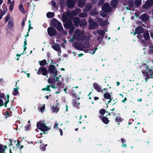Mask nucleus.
<instances>
[{
	"label": "nucleus",
	"mask_w": 153,
	"mask_h": 153,
	"mask_svg": "<svg viewBox=\"0 0 153 153\" xmlns=\"http://www.w3.org/2000/svg\"><path fill=\"white\" fill-rule=\"evenodd\" d=\"M142 67L143 68L146 69L142 71V72L144 76L147 77L148 79L150 78L153 79V72L151 70L149 69L147 64L146 63L142 65Z\"/></svg>",
	"instance_id": "nucleus-1"
},
{
	"label": "nucleus",
	"mask_w": 153,
	"mask_h": 153,
	"mask_svg": "<svg viewBox=\"0 0 153 153\" xmlns=\"http://www.w3.org/2000/svg\"><path fill=\"white\" fill-rule=\"evenodd\" d=\"M44 123V121L41 120L37 122L36 123V127L38 129L44 132L43 134H45V131L50 130V128L46 126V124Z\"/></svg>",
	"instance_id": "nucleus-2"
},
{
	"label": "nucleus",
	"mask_w": 153,
	"mask_h": 153,
	"mask_svg": "<svg viewBox=\"0 0 153 153\" xmlns=\"http://www.w3.org/2000/svg\"><path fill=\"white\" fill-rule=\"evenodd\" d=\"M48 74L51 77L57 76L58 74V71L56 67L53 65H50L48 69Z\"/></svg>",
	"instance_id": "nucleus-3"
},
{
	"label": "nucleus",
	"mask_w": 153,
	"mask_h": 153,
	"mask_svg": "<svg viewBox=\"0 0 153 153\" xmlns=\"http://www.w3.org/2000/svg\"><path fill=\"white\" fill-rule=\"evenodd\" d=\"M51 26L56 28L58 31H61L63 28L60 22L55 19H53L51 21Z\"/></svg>",
	"instance_id": "nucleus-4"
},
{
	"label": "nucleus",
	"mask_w": 153,
	"mask_h": 153,
	"mask_svg": "<svg viewBox=\"0 0 153 153\" xmlns=\"http://www.w3.org/2000/svg\"><path fill=\"white\" fill-rule=\"evenodd\" d=\"M37 73L38 75L42 74L45 76L48 74V70L45 67H41L39 68Z\"/></svg>",
	"instance_id": "nucleus-5"
},
{
	"label": "nucleus",
	"mask_w": 153,
	"mask_h": 153,
	"mask_svg": "<svg viewBox=\"0 0 153 153\" xmlns=\"http://www.w3.org/2000/svg\"><path fill=\"white\" fill-rule=\"evenodd\" d=\"M102 9L104 12L108 13L111 12L112 10L111 8L110 7L108 3H106L102 7Z\"/></svg>",
	"instance_id": "nucleus-6"
},
{
	"label": "nucleus",
	"mask_w": 153,
	"mask_h": 153,
	"mask_svg": "<svg viewBox=\"0 0 153 153\" xmlns=\"http://www.w3.org/2000/svg\"><path fill=\"white\" fill-rule=\"evenodd\" d=\"M73 46L76 49L81 51H83V48H85L83 44L77 42H75L73 44Z\"/></svg>",
	"instance_id": "nucleus-7"
},
{
	"label": "nucleus",
	"mask_w": 153,
	"mask_h": 153,
	"mask_svg": "<svg viewBox=\"0 0 153 153\" xmlns=\"http://www.w3.org/2000/svg\"><path fill=\"white\" fill-rule=\"evenodd\" d=\"M48 35L50 36H56L57 33L56 30L52 27H49L47 29Z\"/></svg>",
	"instance_id": "nucleus-8"
},
{
	"label": "nucleus",
	"mask_w": 153,
	"mask_h": 153,
	"mask_svg": "<svg viewBox=\"0 0 153 153\" xmlns=\"http://www.w3.org/2000/svg\"><path fill=\"white\" fill-rule=\"evenodd\" d=\"M153 5V0H147L145 3L143 5V8L148 10Z\"/></svg>",
	"instance_id": "nucleus-9"
},
{
	"label": "nucleus",
	"mask_w": 153,
	"mask_h": 153,
	"mask_svg": "<svg viewBox=\"0 0 153 153\" xmlns=\"http://www.w3.org/2000/svg\"><path fill=\"white\" fill-rule=\"evenodd\" d=\"M88 22L91 29H95L98 27V25L97 23L95 22L92 19L90 18L88 20Z\"/></svg>",
	"instance_id": "nucleus-10"
},
{
	"label": "nucleus",
	"mask_w": 153,
	"mask_h": 153,
	"mask_svg": "<svg viewBox=\"0 0 153 153\" xmlns=\"http://www.w3.org/2000/svg\"><path fill=\"white\" fill-rule=\"evenodd\" d=\"M74 36L77 40L80 41L82 39V37L80 34L79 30H76Z\"/></svg>",
	"instance_id": "nucleus-11"
},
{
	"label": "nucleus",
	"mask_w": 153,
	"mask_h": 153,
	"mask_svg": "<svg viewBox=\"0 0 153 153\" xmlns=\"http://www.w3.org/2000/svg\"><path fill=\"white\" fill-rule=\"evenodd\" d=\"M73 25L71 19H69L68 21L64 23L63 25L65 29H69L70 27Z\"/></svg>",
	"instance_id": "nucleus-12"
},
{
	"label": "nucleus",
	"mask_w": 153,
	"mask_h": 153,
	"mask_svg": "<svg viewBox=\"0 0 153 153\" xmlns=\"http://www.w3.org/2000/svg\"><path fill=\"white\" fill-rule=\"evenodd\" d=\"M76 1L74 0H67V6L69 8H72L74 7Z\"/></svg>",
	"instance_id": "nucleus-13"
},
{
	"label": "nucleus",
	"mask_w": 153,
	"mask_h": 153,
	"mask_svg": "<svg viewBox=\"0 0 153 153\" xmlns=\"http://www.w3.org/2000/svg\"><path fill=\"white\" fill-rule=\"evenodd\" d=\"M99 117L101 120L102 122L105 124H108L110 122V120H109L108 118L106 117V116H99Z\"/></svg>",
	"instance_id": "nucleus-14"
},
{
	"label": "nucleus",
	"mask_w": 153,
	"mask_h": 153,
	"mask_svg": "<svg viewBox=\"0 0 153 153\" xmlns=\"http://www.w3.org/2000/svg\"><path fill=\"white\" fill-rule=\"evenodd\" d=\"M93 86L94 89L99 92H103L101 88V86H100L99 85L96 83H94L93 84Z\"/></svg>",
	"instance_id": "nucleus-15"
},
{
	"label": "nucleus",
	"mask_w": 153,
	"mask_h": 153,
	"mask_svg": "<svg viewBox=\"0 0 153 153\" xmlns=\"http://www.w3.org/2000/svg\"><path fill=\"white\" fill-rule=\"evenodd\" d=\"M11 108V107H10V108H7V110L4 113V117L6 119L12 115V112L10 111V108Z\"/></svg>",
	"instance_id": "nucleus-16"
},
{
	"label": "nucleus",
	"mask_w": 153,
	"mask_h": 153,
	"mask_svg": "<svg viewBox=\"0 0 153 153\" xmlns=\"http://www.w3.org/2000/svg\"><path fill=\"white\" fill-rule=\"evenodd\" d=\"M135 31L137 34H139L143 33L144 29L142 26H140L135 28Z\"/></svg>",
	"instance_id": "nucleus-17"
},
{
	"label": "nucleus",
	"mask_w": 153,
	"mask_h": 153,
	"mask_svg": "<svg viewBox=\"0 0 153 153\" xmlns=\"http://www.w3.org/2000/svg\"><path fill=\"white\" fill-rule=\"evenodd\" d=\"M139 18L143 21L146 22L148 20L149 18L147 15L146 13H144L139 16Z\"/></svg>",
	"instance_id": "nucleus-18"
},
{
	"label": "nucleus",
	"mask_w": 153,
	"mask_h": 153,
	"mask_svg": "<svg viewBox=\"0 0 153 153\" xmlns=\"http://www.w3.org/2000/svg\"><path fill=\"white\" fill-rule=\"evenodd\" d=\"M2 7L3 9V11H2L1 10V14L0 15V19H2L3 16L4 14L5 11L6 10V11L7 12V8L6 7V5L5 4H3Z\"/></svg>",
	"instance_id": "nucleus-19"
},
{
	"label": "nucleus",
	"mask_w": 153,
	"mask_h": 153,
	"mask_svg": "<svg viewBox=\"0 0 153 153\" xmlns=\"http://www.w3.org/2000/svg\"><path fill=\"white\" fill-rule=\"evenodd\" d=\"M92 7L91 4L89 3H87L84 10L85 12H88L92 9Z\"/></svg>",
	"instance_id": "nucleus-20"
},
{
	"label": "nucleus",
	"mask_w": 153,
	"mask_h": 153,
	"mask_svg": "<svg viewBox=\"0 0 153 153\" xmlns=\"http://www.w3.org/2000/svg\"><path fill=\"white\" fill-rule=\"evenodd\" d=\"M5 94L3 93H1L0 91V107L3 106L4 105V102L3 100L1 98L4 99Z\"/></svg>",
	"instance_id": "nucleus-21"
},
{
	"label": "nucleus",
	"mask_w": 153,
	"mask_h": 153,
	"mask_svg": "<svg viewBox=\"0 0 153 153\" xmlns=\"http://www.w3.org/2000/svg\"><path fill=\"white\" fill-rule=\"evenodd\" d=\"M78 6L79 7H83L85 5V0H78Z\"/></svg>",
	"instance_id": "nucleus-22"
},
{
	"label": "nucleus",
	"mask_w": 153,
	"mask_h": 153,
	"mask_svg": "<svg viewBox=\"0 0 153 153\" xmlns=\"http://www.w3.org/2000/svg\"><path fill=\"white\" fill-rule=\"evenodd\" d=\"M119 2V0H112L111 1L110 4L111 6L113 8H115Z\"/></svg>",
	"instance_id": "nucleus-23"
},
{
	"label": "nucleus",
	"mask_w": 153,
	"mask_h": 153,
	"mask_svg": "<svg viewBox=\"0 0 153 153\" xmlns=\"http://www.w3.org/2000/svg\"><path fill=\"white\" fill-rule=\"evenodd\" d=\"M80 20L79 18L78 17H75L74 18V22L76 26L77 27L79 25Z\"/></svg>",
	"instance_id": "nucleus-24"
},
{
	"label": "nucleus",
	"mask_w": 153,
	"mask_h": 153,
	"mask_svg": "<svg viewBox=\"0 0 153 153\" xmlns=\"http://www.w3.org/2000/svg\"><path fill=\"white\" fill-rule=\"evenodd\" d=\"M13 19H11L8 22L7 24V27L9 29H11L13 28Z\"/></svg>",
	"instance_id": "nucleus-25"
},
{
	"label": "nucleus",
	"mask_w": 153,
	"mask_h": 153,
	"mask_svg": "<svg viewBox=\"0 0 153 153\" xmlns=\"http://www.w3.org/2000/svg\"><path fill=\"white\" fill-rule=\"evenodd\" d=\"M87 25V22L86 20L85 19H80V24L79 25L80 27H83L86 26Z\"/></svg>",
	"instance_id": "nucleus-26"
},
{
	"label": "nucleus",
	"mask_w": 153,
	"mask_h": 153,
	"mask_svg": "<svg viewBox=\"0 0 153 153\" xmlns=\"http://www.w3.org/2000/svg\"><path fill=\"white\" fill-rule=\"evenodd\" d=\"M17 85V82H16L15 86L16 87V88H13L14 91H13L12 94L14 96H16L17 95V94L19 93V92L18 91V89H19V88L18 86H16Z\"/></svg>",
	"instance_id": "nucleus-27"
},
{
	"label": "nucleus",
	"mask_w": 153,
	"mask_h": 153,
	"mask_svg": "<svg viewBox=\"0 0 153 153\" xmlns=\"http://www.w3.org/2000/svg\"><path fill=\"white\" fill-rule=\"evenodd\" d=\"M51 108L53 113H57L59 111V107H58L57 105H56L55 106L54 105H53Z\"/></svg>",
	"instance_id": "nucleus-28"
},
{
	"label": "nucleus",
	"mask_w": 153,
	"mask_h": 153,
	"mask_svg": "<svg viewBox=\"0 0 153 153\" xmlns=\"http://www.w3.org/2000/svg\"><path fill=\"white\" fill-rule=\"evenodd\" d=\"M52 47L53 49L57 51H60V46L58 44H55L52 45Z\"/></svg>",
	"instance_id": "nucleus-29"
},
{
	"label": "nucleus",
	"mask_w": 153,
	"mask_h": 153,
	"mask_svg": "<svg viewBox=\"0 0 153 153\" xmlns=\"http://www.w3.org/2000/svg\"><path fill=\"white\" fill-rule=\"evenodd\" d=\"M39 64L42 67L45 66L46 65H48L46 60L45 59H43L42 61H40L39 62Z\"/></svg>",
	"instance_id": "nucleus-30"
},
{
	"label": "nucleus",
	"mask_w": 153,
	"mask_h": 153,
	"mask_svg": "<svg viewBox=\"0 0 153 153\" xmlns=\"http://www.w3.org/2000/svg\"><path fill=\"white\" fill-rule=\"evenodd\" d=\"M98 12L97 10V9L94 8L91 10L90 12V14L92 15H97L98 14Z\"/></svg>",
	"instance_id": "nucleus-31"
},
{
	"label": "nucleus",
	"mask_w": 153,
	"mask_h": 153,
	"mask_svg": "<svg viewBox=\"0 0 153 153\" xmlns=\"http://www.w3.org/2000/svg\"><path fill=\"white\" fill-rule=\"evenodd\" d=\"M143 37L146 40H149L150 38L149 33L148 32H145L143 34Z\"/></svg>",
	"instance_id": "nucleus-32"
},
{
	"label": "nucleus",
	"mask_w": 153,
	"mask_h": 153,
	"mask_svg": "<svg viewBox=\"0 0 153 153\" xmlns=\"http://www.w3.org/2000/svg\"><path fill=\"white\" fill-rule=\"evenodd\" d=\"M142 0H135L134 5L136 7H138L140 6L142 3Z\"/></svg>",
	"instance_id": "nucleus-33"
},
{
	"label": "nucleus",
	"mask_w": 153,
	"mask_h": 153,
	"mask_svg": "<svg viewBox=\"0 0 153 153\" xmlns=\"http://www.w3.org/2000/svg\"><path fill=\"white\" fill-rule=\"evenodd\" d=\"M106 93H105L103 95L104 98L105 99H108L110 98L111 96L109 93H108L107 91H105Z\"/></svg>",
	"instance_id": "nucleus-34"
},
{
	"label": "nucleus",
	"mask_w": 153,
	"mask_h": 153,
	"mask_svg": "<svg viewBox=\"0 0 153 153\" xmlns=\"http://www.w3.org/2000/svg\"><path fill=\"white\" fill-rule=\"evenodd\" d=\"M69 19L67 16L65 15H62V20L63 22L65 23Z\"/></svg>",
	"instance_id": "nucleus-35"
},
{
	"label": "nucleus",
	"mask_w": 153,
	"mask_h": 153,
	"mask_svg": "<svg viewBox=\"0 0 153 153\" xmlns=\"http://www.w3.org/2000/svg\"><path fill=\"white\" fill-rule=\"evenodd\" d=\"M47 17L48 18H51L54 16V14L53 12H48L46 14Z\"/></svg>",
	"instance_id": "nucleus-36"
},
{
	"label": "nucleus",
	"mask_w": 153,
	"mask_h": 153,
	"mask_svg": "<svg viewBox=\"0 0 153 153\" xmlns=\"http://www.w3.org/2000/svg\"><path fill=\"white\" fill-rule=\"evenodd\" d=\"M128 5L129 7H133L134 9V2L132 0H129L128 2Z\"/></svg>",
	"instance_id": "nucleus-37"
},
{
	"label": "nucleus",
	"mask_w": 153,
	"mask_h": 153,
	"mask_svg": "<svg viewBox=\"0 0 153 153\" xmlns=\"http://www.w3.org/2000/svg\"><path fill=\"white\" fill-rule=\"evenodd\" d=\"M77 102L76 99H74L73 100V105L76 107L77 109H79V105H77Z\"/></svg>",
	"instance_id": "nucleus-38"
},
{
	"label": "nucleus",
	"mask_w": 153,
	"mask_h": 153,
	"mask_svg": "<svg viewBox=\"0 0 153 153\" xmlns=\"http://www.w3.org/2000/svg\"><path fill=\"white\" fill-rule=\"evenodd\" d=\"M14 1H13L10 4L9 6V10L10 11H12L13 10L14 5Z\"/></svg>",
	"instance_id": "nucleus-39"
},
{
	"label": "nucleus",
	"mask_w": 153,
	"mask_h": 153,
	"mask_svg": "<svg viewBox=\"0 0 153 153\" xmlns=\"http://www.w3.org/2000/svg\"><path fill=\"white\" fill-rule=\"evenodd\" d=\"M69 29H70L69 32V34H72L74 32V30L75 29L74 25L70 27Z\"/></svg>",
	"instance_id": "nucleus-40"
},
{
	"label": "nucleus",
	"mask_w": 153,
	"mask_h": 153,
	"mask_svg": "<svg viewBox=\"0 0 153 153\" xmlns=\"http://www.w3.org/2000/svg\"><path fill=\"white\" fill-rule=\"evenodd\" d=\"M121 140L122 142V146L123 148H126V140L121 138Z\"/></svg>",
	"instance_id": "nucleus-41"
},
{
	"label": "nucleus",
	"mask_w": 153,
	"mask_h": 153,
	"mask_svg": "<svg viewBox=\"0 0 153 153\" xmlns=\"http://www.w3.org/2000/svg\"><path fill=\"white\" fill-rule=\"evenodd\" d=\"M97 33L99 35L103 37L105 34V32L104 31L102 30H98L97 31Z\"/></svg>",
	"instance_id": "nucleus-42"
},
{
	"label": "nucleus",
	"mask_w": 153,
	"mask_h": 153,
	"mask_svg": "<svg viewBox=\"0 0 153 153\" xmlns=\"http://www.w3.org/2000/svg\"><path fill=\"white\" fill-rule=\"evenodd\" d=\"M99 112L100 114H101V115L100 116H103L104 115L105 113V110L103 108L99 110Z\"/></svg>",
	"instance_id": "nucleus-43"
},
{
	"label": "nucleus",
	"mask_w": 153,
	"mask_h": 153,
	"mask_svg": "<svg viewBox=\"0 0 153 153\" xmlns=\"http://www.w3.org/2000/svg\"><path fill=\"white\" fill-rule=\"evenodd\" d=\"M83 44L85 47L83 48V49L88 48L90 47V45L88 41H86Z\"/></svg>",
	"instance_id": "nucleus-44"
},
{
	"label": "nucleus",
	"mask_w": 153,
	"mask_h": 153,
	"mask_svg": "<svg viewBox=\"0 0 153 153\" xmlns=\"http://www.w3.org/2000/svg\"><path fill=\"white\" fill-rule=\"evenodd\" d=\"M7 100H5V102L4 103V106L5 107H7V104L9 102V98H10V96L9 94L7 95Z\"/></svg>",
	"instance_id": "nucleus-45"
},
{
	"label": "nucleus",
	"mask_w": 153,
	"mask_h": 153,
	"mask_svg": "<svg viewBox=\"0 0 153 153\" xmlns=\"http://www.w3.org/2000/svg\"><path fill=\"white\" fill-rule=\"evenodd\" d=\"M51 4L55 8H56V9H58V6L56 5V3L55 1L54 0H52L51 1Z\"/></svg>",
	"instance_id": "nucleus-46"
},
{
	"label": "nucleus",
	"mask_w": 153,
	"mask_h": 153,
	"mask_svg": "<svg viewBox=\"0 0 153 153\" xmlns=\"http://www.w3.org/2000/svg\"><path fill=\"white\" fill-rule=\"evenodd\" d=\"M19 9L23 13H25L24 9L23 7V4L22 3L20 4L19 7Z\"/></svg>",
	"instance_id": "nucleus-47"
},
{
	"label": "nucleus",
	"mask_w": 153,
	"mask_h": 153,
	"mask_svg": "<svg viewBox=\"0 0 153 153\" xmlns=\"http://www.w3.org/2000/svg\"><path fill=\"white\" fill-rule=\"evenodd\" d=\"M149 55H153V46H152L150 47L149 49Z\"/></svg>",
	"instance_id": "nucleus-48"
},
{
	"label": "nucleus",
	"mask_w": 153,
	"mask_h": 153,
	"mask_svg": "<svg viewBox=\"0 0 153 153\" xmlns=\"http://www.w3.org/2000/svg\"><path fill=\"white\" fill-rule=\"evenodd\" d=\"M87 16V14L84 13H81L79 14V16L81 18L85 17Z\"/></svg>",
	"instance_id": "nucleus-49"
},
{
	"label": "nucleus",
	"mask_w": 153,
	"mask_h": 153,
	"mask_svg": "<svg viewBox=\"0 0 153 153\" xmlns=\"http://www.w3.org/2000/svg\"><path fill=\"white\" fill-rule=\"evenodd\" d=\"M55 81V78H52L49 77L48 80V82L49 83H52Z\"/></svg>",
	"instance_id": "nucleus-50"
},
{
	"label": "nucleus",
	"mask_w": 153,
	"mask_h": 153,
	"mask_svg": "<svg viewBox=\"0 0 153 153\" xmlns=\"http://www.w3.org/2000/svg\"><path fill=\"white\" fill-rule=\"evenodd\" d=\"M115 120L116 122L118 123H120L122 121V118L118 117H116Z\"/></svg>",
	"instance_id": "nucleus-51"
},
{
	"label": "nucleus",
	"mask_w": 153,
	"mask_h": 153,
	"mask_svg": "<svg viewBox=\"0 0 153 153\" xmlns=\"http://www.w3.org/2000/svg\"><path fill=\"white\" fill-rule=\"evenodd\" d=\"M98 49L97 47H96L94 49H92L91 50V49L89 50V51H91V50H92V52H91V51H89V53H91L92 54H94V53H95V51L96 50H97Z\"/></svg>",
	"instance_id": "nucleus-52"
},
{
	"label": "nucleus",
	"mask_w": 153,
	"mask_h": 153,
	"mask_svg": "<svg viewBox=\"0 0 153 153\" xmlns=\"http://www.w3.org/2000/svg\"><path fill=\"white\" fill-rule=\"evenodd\" d=\"M40 149L41 150H42L43 151H45L46 150V148L45 147V146H44V144H42L40 146Z\"/></svg>",
	"instance_id": "nucleus-53"
},
{
	"label": "nucleus",
	"mask_w": 153,
	"mask_h": 153,
	"mask_svg": "<svg viewBox=\"0 0 153 153\" xmlns=\"http://www.w3.org/2000/svg\"><path fill=\"white\" fill-rule=\"evenodd\" d=\"M33 28L31 27V23L30 20L29 21V28L28 29V32H29L31 29H33Z\"/></svg>",
	"instance_id": "nucleus-54"
},
{
	"label": "nucleus",
	"mask_w": 153,
	"mask_h": 153,
	"mask_svg": "<svg viewBox=\"0 0 153 153\" xmlns=\"http://www.w3.org/2000/svg\"><path fill=\"white\" fill-rule=\"evenodd\" d=\"M10 19V15L9 14H8L5 18V22L6 23Z\"/></svg>",
	"instance_id": "nucleus-55"
},
{
	"label": "nucleus",
	"mask_w": 153,
	"mask_h": 153,
	"mask_svg": "<svg viewBox=\"0 0 153 153\" xmlns=\"http://www.w3.org/2000/svg\"><path fill=\"white\" fill-rule=\"evenodd\" d=\"M30 126V124H29L27 126H25V129L26 131H28L29 130Z\"/></svg>",
	"instance_id": "nucleus-56"
},
{
	"label": "nucleus",
	"mask_w": 153,
	"mask_h": 153,
	"mask_svg": "<svg viewBox=\"0 0 153 153\" xmlns=\"http://www.w3.org/2000/svg\"><path fill=\"white\" fill-rule=\"evenodd\" d=\"M105 0H100L98 3L99 5H102L104 3Z\"/></svg>",
	"instance_id": "nucleus-57"
},
{
	"label": "nucleus",
	"mask_w": 153,
	"mask_h": 153,
	"mask_svg": "<svg viewBox=\"0 0 153 153\" xmlns=\"http://www.w3.org/2000/svg\"><path fill=\"white\" fill-rule=\"evenodd\" d=\"M45 104H44L42 106V107L40 108V110L42 112H43L44 111V110L45 109Z\"/></svg>",
	"instance_id": "nucleus-58"
},
{
	"label": "nucleus",
	"mask_w": 153,
	"mask_h": 153,
	"mask_svg": "<svg viewBox=\"0 0 153 153\" xmlns=\"http://www.w3.org/2000/svg\"><path fill=\"white\" fill-rule=\"evenodd\" d=\"M98 1V0H91L90 2L93 4H96Z\"/></svg>",
	"instance_id": "nucleus-59"
},
{
	"label": "nucleus",
	"mask_w": 153,
	"mask_h": 153,
	"mask_svg": "<svg viewBox=\"0 0 153 153\" xmlns=\"http://www.w3.org/2000/svg\"><path fill=\"white\" fill-rule=\"evenodd\" d=\"M50 85H48L45 88L46 89V91H49L50 92H51V90L50 88Z\"/></svg>",
	"instance_id": "nucleus-60"
},
{
	"label": "nucleus",
	"mask_w": 153,
	"mask_h": 153,
	"mask_svg": "<svg viewBox=\"0 0 153 153\" xmlns=\"http://www.w3.org/2000/svg\"><path fill=\"white\" fill-rule=\"evenodd\" d=\"M106 22L105 20H102L100 21V23L101 25H105L106 24Z\"/></svg>",
	"instance_id": "nucleus-61"
},
{
	"label": "nucleus",
	"mask_w": 153,
	"mask_h": 153,
	"mask_svg": "<svg viewBox=\"0 0 153 153\" xmlns=\"http://www.w3.org/2000/svg\"><path fill=\"white\" fill-rule=\"evenodd\" d=\"M78 92V90H76V89H75V91H74V90H73V88H72V91H71V93H73V95H75V93H76Z\"/></svg>",
	"instance_id": "nucleus-62"
},
{
	"label": "nucleus",
	"mask_w": 153,
	"mask_h": 153,
	"mask_svg": "<svg viewBox=\"0 0 153 153\" xmlns=\"http://www.w3.org/2000/svg\"><path fill=\"white\" fill-rule=\"evenodd\" d=\"M102 37L101 36H99L97 38V40L100 42H102Z\"/></svg>",
	"instance_id": "nucleus-63"
},
{
	"label": "nucleus",
	"mask_w": 153,
	"mask_h": 153,
	"mask_svg": "<svg viewBox=\"0 0 153 153\" xmlns=\"http://www.w3.org/2000/svg\"><path fill=\"white\" fill-rule=\"evenodd\" d=\"M58 123L56 122L54 126H53V128L54 129H55L56 128H58Z\"/></svg>",
	"instance_id": "nucleus-64"
}]
</instances>
